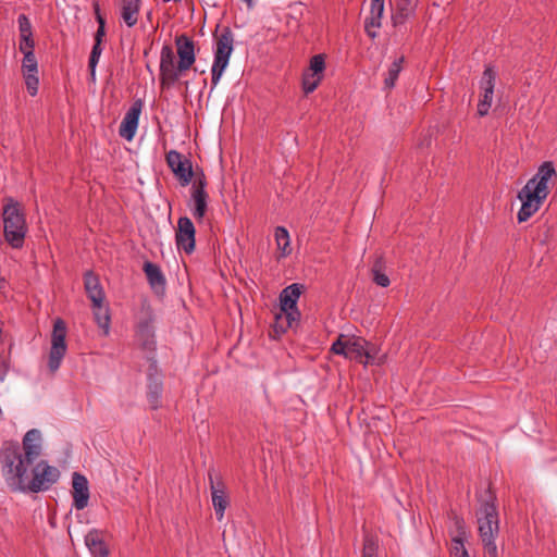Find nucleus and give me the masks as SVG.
<instances>
[{"mask_svg":"<svg viewBox=\"0 0 557 557\" xmlns=\"http://www.w3.org/2000/svg\"><path fill=\"white\" fill-rule=\"evenodd\" d=\"M41 449V434L36 429L24 435L22 451L17 446L2 449V475L10 491L38 493L47 491L58 481L59 469L39 460Z\"/></svg>","mask_w":557,"mask_h":557,"instance_id":"obj_1","label":"nucleus"},{"mask_svg":"<svg viewBox=\"0 0 557 557\" xmlns=\"http://www.w3.org/2000/svg\"><path fill=\"white\" fill-rule=\"evenodd\" d=\"M178 62L175 64V55L170 45H164L160 54L159 81L162 89H170L180 79V76L188 71L196 61V47L194 40L186 34L175 37Z\"/></svg>","mask_w":557,"mask_h":557,"instance_id":"obj_2","label":"nucleus"},{"mask_svg":"<svg viewBox=\"0 0 557 557\" xmlns=\"http://www.w3.org/2000/svg\"><path fill=\"white\" fill-rule=\"evenodd\" d=\"M487 498L481 502L476 511L478 531L485 554L488 557H498L495 540L499 534V515L495 494L491 488L487 490Z\"/></svg>","mask_w":557,"mask_h":557,"instance_id":"obj_3","label":"nucleus"},{"mask_svg":"<svg viewBox=\"0 0 557 557\" xmlns=\"http://www.w3.org/2000/svg\"><path fill=\"white\" fill-rule=\"evenodd\" d=\"M2 221L5 242L14 249L22 248L27 233L26 218L22 206L11 197L5 199Z\"/></svg>","mask_w":557,"mask_h":557,"instance_id":"obj_4","label":"nucleus"},{"mask_svg":"<svg viewBox=\"0 0 557 557\" xmlns=\"http://www.w3.org/2000/svg\"><path fill=\"white\" fill-rule=\"evenodd\" d=\"M84 287L87 297L91 301V309L95 322L104 336L109 335L111 315L108 304L104 302L106 295L98 275L88 271L84 275Z\"/></svg>","mask_w":557,"mask_h":557,"instance_id":"obj_5","label":"nucleus"},{"mask_svg":"<svg viewBox=\"0 0 557 557\" xmlns=\"http://www.w3.org/2000/svg\"><path fill=\"white\" fill-rule=\"evenodd\" d=\"M215 38L214 60L211 69V91L219 84L225 69L228 65L233 52L234 36L228 26L216 25L213 34Z\"/></svg>","mask_w":557,"mask_h":557,"instance_id":"obj_6","label":"nucleus"},{"mask_svg":"<svg viewBox=\"0 0 557 557\" xmlns=\"http://www.w3.org/2000/svg\"><path fill=\"white\" fill-rule=\"evenodd\" d=\"M66 333L67 327L65 321L61 318L55 319L51 333V347L47 359V369L52 375L59 370L66 354Z\"/></svg>","mask_w":557,"mask_h":557,"instance_id":"obj_7","label":"nucleus"},{"mask_svg":"<svg viewBox=\"0 0 557 557\" xmlns=\"http://www.w3.org/2000/svg\"><path fill=\"white\" fill-rule=\"evenodd\" d=\"M165 161L181 186L185 187L191 183L195 173L189 158L177 150H170L165 154Z\"/></svg>","mask_w":557,"mask_h":557,"instance_id":"obj_8","label":"nucleus"},{"mask_svg":"<svg viewBox=\"0 0 557 557\" xmlns=\"http://www.w3.org/2000/svg\"><path fill=\"white\" fill-rule=\"evenodd\" d=\"M208 479L215 516L216 519L221 521L224 517L226 507L230 505L228 496L226 494V486L222 478L215 475L213 468L209 469Z\"/></svg>","mask_w":557,"mask_h":557,"instance_id":"obj_9","label":"nucleus"},{"mask_svg":"<svg viewBox=\"0 0 557 557\" xmlns=\"http://www.w3.org/2000/svg\"><path fill=\"white\" fill-rule=\"evenodd\" d=\"M556 175L553 162L546 161L540 165L536 174L530 178L523 187H529L530 191L547 198L549 194L548 184L553 177H556Z\"/></svg>","mask_w":557,"mask_h":557,"instance_id":"obj_10","label":"nucleus"},{"mask_svg":"<svg viewBox=\"0 0 557 557\" xmlns=\"http://www.w3.org/2000/svg\"><path fill=\"white\" fill-rule=\"evenodd\" d=\"M196 228L193 221L188 216H181L177 221L175 231V243L178 250L190 255L195 251L196 246Z\"/></svg>","mask_w":557,"mask_h":557,"instance_id":"obj_11","label":"nucleus"},{"mask_svg":"<svg viewBox=\"0 0 557 557\" xmlns=\"http://www.w3.org/2000/svg\"><path fill=\"white\" fill-rule=\"evenodd\" d=\"M518 198L522 202L517 215L519 223L528 221L534 213H536L546 199L533 191H530L529 187H522L518 193Z\"/></svg>","mask_w":557,"mask_h":557,"instance_id":"obj_12","label":"nucleus"},{"mask_svg":"<svg viewBox=\"0 0 557 557\" xmlns=\"http://www.w3.org/2000/svg\"><path fill=\"white\" fill-rule=\"evenodd\" d=\"M90 498L89 483L87 478L79 473H72V505L82 510L88 506Z\"/></svg>","mask_w":557,"mask_h":557,"instance_id":"obj_13","label":"nucleus"},{"mask_svg":"<svg viewBox=\"0 0 557 557\" xmlns=\"http://www.w3.org/2000/svg\"><path fill=\"white\" fill-rule=\"evenodd\" d=\"M154 318L148 314L145 319L140 320L136 327V338L144 350L153 352L156 350L154 338Z\"/></svg>","mask_w":557,"mask_h":557,"instance_id":"obj_14","label":"nucleus"},{"mask_svg":"<svg viewBox=\"0 0 557 557\" xmlns=\"http://www.w3.org/2000/svg\"><path fill=\"white\" fill-rule=\"evenodd\" d=\"M143 102L141 100H136L133 102L128 111L125 113L122 123L120 125V136L131 140L133 139L139 121V115L141 113Z\"/></svg>","mask_w":557,"mask_h":557,"instance_id":"obj_15","label":"nucleus"},{"mask_svg":"<svg viewBox=\"0 0 557 557\" xmlns=\"http://www.w3.org/2000/svg\"><path fill=\"white\" fill-rule=\"evenodd\" d=\"M157 364L153 360L149 367L148 373V385H147V399L150 404L151 409L157 410L161 404V395L163 391V384L161 379L156 375Z\"/></svg>","mask_w":557,"mask_h":557,"instance_id":"obj_16","label":"nucleus"},{"mask_svg":"<svg viewBox=\"0 0 557 557\" xmlns=\"http://www.w3.org/2000/svg\"><path fill=\"white\" fill-rule=\"evenodd\" d=\"M300 288L299 284H292L282 290L280 294V306L283 313H290L299 318L300 313L297 309V301L301 294Z\"/></svg>","mask_w":557,"mask_h":557,"instance_id":"obj_17","label":"nucleus"},{"mask_svg":"<svg viewBox=\"0 0 557 557\" xmlns=\"http://www.w3.org/2000/svg\"><path fill=\"white\" fill-rule=\"evenodd\" d=\"M143 271L146 274L151 289L158 295H163L165 292L166 280L161 268L157 263L145 261L143 264Z\"/></svg>","mask_w":557,"mask_h":557,"instance_id":"obj_18","label":"nucleus"},{"mask_svg":"<svg viewBox=\"0 0 557 557\" xmlns=\"http://www.w3.org/2000/svg\"><path fill=\"white\" fill-rule=\"evenodd\" d=\"M369 343L362 337H354L348 342L347 359L355 360L362 364L372 363L374 357L367 349Z\"/></svg>","mask_w":557,"mask_h":557,"instance_id":"obj_19","label":"nucleus"},{"mask_svg":"<svg viewBox=\"0 0 557 557\" xmlns=\"http://www.w3.org/2000/svg\"><path fill=\"white\" fill-rule=\"evenodd\" d=\"M418 0H395V8L392 13V23L394 27L404 25L408 20L416 15Z\"/></svg>","mask_w":557,"mask_h":557,"instance_id":"obj_20","label":"nucleus"},{"mask_svg":"<svg viewBox=\"0 0 557 557\" xmlns=\"http://www.w3.org/2000/svg\"><path fill=\"white\" fill-rule=\"evenodd\" d=\"M141 0H121L120 14L127 27H134L139 17Z\"/></svg>","mask_w":557,"mask_h":557,"instance_id":"obj_21","label":"nucleus"},{"mask_svg":"<svg viewBox=\"0 0 557 557\" xmlns=\"http://www.w3.org/2000/svg\"><path fill=\"white\" fill-rule=\"evenodd\" d=\"M85 543L94 557H108L109 548L103 541L102 534L97 530L87 533Z\"/></svg>","mask_w":557,"mask_h":557,"instance_id":"obj_22","label":"nucleus"},{"mask_svg":"<svg viewBox=\"0 0 557 557\" xmlns=\"http://www.w3.org/2000/svg\"><path fill=\"white\" fill-rule=\"evenodd\" d=\"M208 199L209 195L207 191L190 190L191 213L198 223L203 221L208 211Z\"/></svg>","mask_w":557,"mask_h":557,"instance_id":"obj_23","label":"nucleus"},{"mask_svg":"<svg viewBox=\"0 0 557 557\" xmlns=\"http://www.w3.org/2000/svg\"><path fill=\"white\" fill-rule=\"evenodd\" d=\"M404 63H405V57L400 55L399 58L395 59L394 62L389 65L387 75L384 79L385 89L391 90L392 88H394V86L398 79L399 73L403 70Z\"/></svg>","mask_w":557,"mask_h":557,"instance_id":"obj_24","label":"nucleus"},{"mask_svg":"<svg viewBox=\"0 0 557 557\" xmlns=\"http://www.w3.org/2000/svg\"><path fill=\"white\" fill-rule=\"evenodd\" d=\"M383 12L384 11H381L380 9L377 11L375 9H371L370 16L364 21V30L371 39H375L377 36L375 29L381 27Z\"/></svg>","mask_w":557,"mask_h":557,"instance_id":"obj_25","label":"nucleus"},{"mask_svg":"<svg viewBox=\"0 0 557 557\" xmlns=\"http://www.w3.org/2000/svg\"><path fill=\"white\" fill-rule=\"evenodd\" d=\"M384 268L385 265L382 257L376 258L371 268L372 280L381 287H387L391 284L389 277L384 273Z\"/></svg>","mask_w":557,"mask_h":557,"instance_id":"obj_26","label":"nucleus"},{"mask_svg":"<svg viewBox=\"0 0 557 557\" xmlns=\"http://www.w3.org/2000/svg\"><path fill=\"white\" fill-rule=\"evenodd\" d=\"M323 76L319 74H314L313 72H310L308 70H305L301 76V86L304 94L308 96L309 94L313 92L320 83L322 82Z\"/></svg>","mask_w":557,"mask_h":557,"instance_id":"obj_27","label":"nucleus"},{"mask_svg":"<svg viewBox=\"0 0 557 557\" xmlns=\"http://www.w3.org/2000/svg\"><path fill=\"white\" fill-rule=\"evenodd\" d=\"M274 235L277 247L282 250V255L287 256L290 253L288 231L284 226H277Z\"/></svg>","mask_w":557,"mask_h":557,"instance_id":"obj_28","label":"nucleus"},{"mask_svg":"<svg viewBox=\"0 0 557 557\" xmlns=\"http://www.w3.org/2000/svg\"><path fill=\"white\" fill-rule=\"evenodd\" d=\"M195 175L191 180L190 190L207 191L208 180L202 168L196 166L194 170Z\"/></svg>","mask_w":557,"mask_h":557,"instance_id":"obj_29","label":"nucleus"},{"mask_svg":"<svg viewBox=\"0 0 557 557\" xmlns=\"http://www.w3.org/2000/svg\"><path fill=\"white\" fill-rule=\"evenodd\" d=\"M298 318L292 315L290 313H283L282 311L275 314V331L276 332H286L287 329L292 327L293 322H295Z\"/></svg>","mask_w":557,"mask_h":557,"instance_id":"obj_30","label":"nucleus"},{"mask_svg":"<svg viewBox=\"0 0 557 557\" xmlns=\"http://www.w3.org/2000/svg\"><path fill=\"white\" fill-rule=\"evenodd\" d=\"M494 90L485 89L478 103V115L485 116L492 106Z\"/></svg>","mask_w":557,"mask_h":557,"instance_id":"obj_31","label":"nucleus"},{"mask_svg":"<svg viewBox=\"0 0 557 557\" xmlns=\"http://www.w3.org/2000/svg\"><path fill=\"white\" fill-rule=\"evenodd\" d=\"M314 74L324 76L325 71V54H314L309 62V66L306 69Z\"/></svg>","mask_w":557,"mask_h":557,"instance_id":"obj_32","label":"nucleus"},{"mask_svg":"<svg viewBox=\"0 0 557 557\" xmlns=\"http://www.w3.org/2000/svg\"><path fill=\"white\" fill-rule=\"evenodd\" d=\"M496 72L493 70V67L486 66L480 82V88L482 89V91H484L485 89L494 90Z\"/></svg>","mask_w":557,"mask_h":557,"instance_id":"obj_33","label":"nucleus"},{"mask_svg":"<svg viewBox=\"0 0 557 557\" xmlns=\"http://www.w3.org/2000/svg\"><path fill=\"white\" fill-rule=\"evenodd\" d=\"M377 541L370 535H366L363 540L362 557H377Z\"/></svg>","mask_w":557,"mask_h":557,"instance_id":"obj_34","label":"nucleus"},{"mask_svg":"<svg viewBox=\"0 0 557 557\" xmlns=\"http://www.w3.org/2000/svg\"><path fill=\"white\" fill-rule=\"evenodd\" d=\"M101 52H102L101 44L95 42V45L91 49V52L89 55V62H88V67H89L90 76L92 79H95L96 66L98 64Z\"/></svg>","mask_w":557,"mask_h":557,"instance_id":"obj_35","label":"nucleus"},{"mask_svg":"<svg viewBox=\"0 0 557 557\" xmlns=\"http://www.w3.org/2000/svg\"><path fill=\"white\" fill-rule=\"evenodd\" d=\"M24 58L22 60V72L23 73H32L38 72V63L34 52L23 53Z\"/></svg>","mask_w":557,"mask_h":557,"instance_id":"obj_36","label":"nucleus"},{"mask_svg":"<svg viewBox=\"0 0 557 557\" xmlns=\"http://www.w3.org/2000/svg\"><path fill=\"white\" fill-rule=\"evenodd\" d=\"M350 338L345 339V335L341 334L338 338L332 344L331 351L336 355H342L347 358L348 342Z\"/></svg>","mask_w":557,"mask_h":557,"instance_id":"obj_37","label":"nucleus"},{"mask_svg":"<svg viewBox=\"0 0 557 557\" xmlns=\"http://www.w3.org/2000/svg\"><path fill=\"white\" fill-rule=\"evenodd\" d=\"M37 73L38 72L23 73L25 78V85L30 96L37 95L38 91L39 79L37 77Z\"/></svg>","mask_w":557,"mask_h":557,"instance_id":"obj_38","label":"nucleus"},{"mask_svg":"<svg viewBox=\"0 0 557 557\" xmlns=\"http://www.w3.org/2000/svg\"><path fill=\"white\" fill-rule=\"evenodd\" d=\"M20 37L33 36V28L29 18L25 14L17 17Z\"/></svg>","mask_w":557,"mask_h":557,"instance_id":"obj_39","label":"nucleus"},{"mask_svg":"<svg viewBox=\"0 0 557 557\" xmlns=\"http://www.w3.org/2000/svg\"><path fill=\"white\" fill-rule=\"evenodd\" d=\"M35 41L33 36L20 37L18 49L22 53L34 52Z\"/></svg>","mask_w":557,"mask_h":557,"instance_id":"obj_40","label":"nucleus"},{"mask_svg":"<svg viewBox=\"0 0 557 557\" xmlns=\"http://www.w3.org/2000/svg\"><path fill=\"white\" fill-rule=\"evenodd\" d=\"M454 525L456 529V536L466 537L467 536V528L463 518L454 513L453 516Z\"/></svg>","mask_w":557,"mask_h":557,"instance_id":"obj_41","label":"nucleus"},{"mask_svg":"<svg viewBox=\"0 0 557 557\" xmlns=\"http://www.w3.org/2000/svg\"><path fill=\"white\" fill-rule=\"evenodd\" d=\"M465 541H466V537H461V536H454L451 539V555L455 557L456 555L460 554L462 552V549H467L465 547Z\"/></svg>","mask_w":557,"mask_h":557,"instance_id":"obj_42","label":"nucleus"},{"mask_svg":"<svg viewBox=\"0 0 557 557\" xmlns=\"http://www.w3.org/2000/svg\"><path fill=\"white\" fill-rule=\"evenodd\" d=\"M96 13H97V21L99 23V27H98V29L96 32L95 42L101 44L102 37L104 36V25H106V22L102 18V16L99 14V9L98 8L96 9Z\"/></svg>","mask_w":557,"mask_h":557,"instance_id":"obj_43","label":"nucleus"},{"mask_svg":"<svg viewBox=\"0 0 557 557\" xmlns=\"http://www.w3.org/2000/svg\"><path fill=\"white\" fill-rule=\"evenodd\" d=\"M371 9L384 11V0H371Z\"/></svg>","mask_w":557,"mask_h":557,"instance_id":"obj_44","label":"nucleus"},{"mask_svg":"<svg viewBox=\"0 0 557 557\" xmlns=\"http://www.w3.org/2000/svg\"><path fill=\"white\" fill-rule=\"evenodd\" d=\"M248 9H251L257 0H243Z\"/></svg>","mask_w":557,"mask_h":557,"instance_id":"obj_45","label":"nucleus"},{"mask_svg":"<svg viewBox=\"0 0 557 557\" xmlns=\"http://www.w3.org/2000/svg\"><path fill=\"white\" fill-rule=\"evenodd\" d=\"M455 557H469L468 550L462 549V552L460 554L456 555Z\"/></svg>","mask_w":557,"mask_h":557,"instance_id":"obj_46","label":"nucleus"},{"mask_svg":"<svg viewBox=\"0 0 557 557\" xmlns=\"http://www.w3.org/2000/svg\"><path fill=\"white\" fill-rule=\"evenodd\" d=\"M455 557H469L468 550L462 549V552L460 554L456 555Z\"/></svg>","mask_w":557,"mask_h":557,"instance_id":"obj_47","label":"nucleus"},{"mask_svg":"<svg viewBox=\"0 0 557 557\" xmlns=\"http://www.w3.org/2000/svg\"><path fill=\"white\" fill-rule=\"evenodd\" d=\"M4 376H5V372L0 374V381H3L4 380Z\"/></svg>","mask_w":557,"mask_h":557,"instance_id":"obj_48","label":"nucleus"},{"mask_svg":"<svg viewBox=\"0 0 557 557\" xmlns=\"http://www.w3.org/2000/svg\"><path fill=\"white\" fill-rule=\"evenodd\" d=\"M150 17H151V12H148L147 18H150Z\"/></svg>","mask_w":557,"mask_h":557,"instance_id":"obj_49","label":"nucleus"}]
</instances>
